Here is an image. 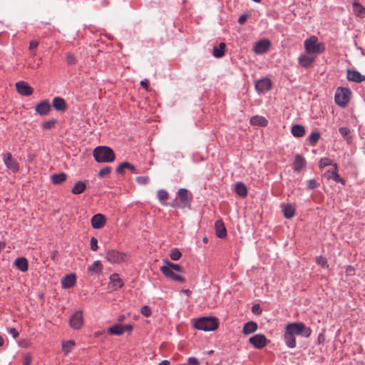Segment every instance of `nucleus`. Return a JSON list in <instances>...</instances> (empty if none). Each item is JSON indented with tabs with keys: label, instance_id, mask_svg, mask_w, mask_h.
<instances>
[{
	"label": "nucleus",
	"instance_id": "nucleus-1",
	"mask_svg": "<svg viewBox=\"0 0 365 365\" xmlns=\"http://www.w3.org/2000/svg\"><path fill=\"white\" fill-rule=\"evenodd\" d=\"M93 155L98 163H111L115 158L113 150L107 146L96 147L93 150Z\"/></svg>",
	"mask_w": 365,
	"mask_h": 365
},
{
	"label": "nucleus",
	"instance_id": "nucleus-2",
	"mask_svg": "<svg viewBox=\"0 0 365 365\" xmlns=\"http://www.w3.org/2000/svg\"><path fill=\"white\" fill-rule=\"evenodd\" d=\"M194 327L198 330L211 331L217 329L218 321L215 317H203L195 319Z\"/></svg>",
	"mask_w": 365,
	"mask_h": 365
},
{
	"label": "nucleus",
	"instance_id": "nucleus-3",
	"mask_svg": "<svg viewBox=\"0 0 365 365\" xmlns=\"http://www.w3.org/2000/svg\"><path fill=\"white\" fill-rule=\"evenodd\" d=\"M285 330L294 336H302L308 338L312 334L311 328L306 327L303 322L289 323L286 325Z\"/></svg>",
	"mask_w": 365,
	"mask_h": 365
},
{
	"label": "nucleus",
	"instance_id": "nucleus-4",
	"mask_svg": "<svg viewBox=\"0 0 365 365\" xmlns=\"http://www.w3.org/2000/svg\"><path fill=\"white\" fill-rule=\"evenodd\" d=\"M305 51L317 56V54L322 53L325 51V46L323 43L318 42V38L313 36L304 42Z\"/></svg>",
	"mask_w": 365,
	"mask_h": 365
},
{
	"label": "nucleus",
	"instance_id": "nucleus-5",
	"mask_svg": "<svg viewBox=\"0 0 365 365\" xmlns=\"http://www.w3.org/2000/svg\"><path fill=\"white\" fill-rule=\"evenodd\" d=\"M351 91L348 88L339 87L335 92V103L340 107L344 108L350 101Z\"/></svg>",
	"mask_w": 365,
	"mask_h": 365
},
{
	"label": "nucleus",
	"instance_id": "nucleus-6",
	"mask_svg": "<svg viewBox=\"0 0 365 365\" xmlns=\"http://www.w3.org/2000/svg\"><path fill=\"white\" fill-rule=\"evenodd\" d=\"M178 196L180 199V202L177 204H171L173 207H184L185 206H190L192 201V194L186 188H180L178 191Z\"/></svg>",
	"mask_w": 365,
	"mask_h": 365
},
{
	"label": "nucleus",
	"instance_id": "nucleus-7",
	"mask_svg": "<svg viewBox=\"0 0 365 365\" xmlns=\"http://www.w3.org/2000/svg\"><path fill=\"white\" fill-rule=\"evenodd\" d=\"M126 254L120 252L116 250H108L106 252V259L113 264H119L124 262L126 259Z\"/></svg>",
	"mask_w": 365,
	"mask_h": 365
},
{
	"label": "nucleus",
	"instance_id": "nucleus-8",
	"mask_svg": "<svg viewBox=\"0 0 365 365\" xmlns=\"http://www.w3.org/2000/svg\"><path fill=\"white\" fill-rule=\"evenodd\" d=\"M2 160L6 168L16 173L19 170V165L17 160L13 158L11 153H6L2 155Z\"/></svg>",
	"mask_w": 365,
	"mask_h": 365
},
{
	"label": "nucleus",
	"instance_id": "nucleus-9",
	"mask_svg": "<svg viewBox=\"0 0 365 365\" xmlns=\"http://www.w3.org/2000/svg\"><path fill=\"white\" fill-rule=\"evenodd\" d=\"M255 89L259 93H264L272 88V81L267 78H262L255 83Z\"/></svg>",
	"mask_w": 365,
	"mask_h": 365
},
{
	"label": "nucleus",
	"instance_id": "nucleus-10",
	"mask_svg": "<svg viewBox=\"0 0 365 365\" xmlns=\"http://www.w3.org/2000/svg\"><path fill=\"white\" fill-rule=\"evenodd\" d=\"M70 326L72 329L78 330L83 324V317L81 311H77L73 313L69 320Z\"/></svg>",
	"mask_w": 365,
	"mask_h": 365
},
{
	"label": "nucleus",
	"instance_id": "nucleus-11",
	"mask_svg": "<svg viewBox=\"0 0 365 365\" xmlns=\"http://www.w3.org/2000/svg\"><path fill=\"white\" fill-rule=\"evenodd\" d=\"M249 342L256 349H262L267 344V339L264 334H258L251 336Z\"/></svg>",
	"mask_w": 365,
	"mask_h": 365
},
{
	"label": "nucleus",
	"instance_id": "nucleus-12",
	"mask_svg": "<svg viewBox=\"0 0 365 365\" xmlns=\"http://www.w3.org/2000/svg\"><path fill=\"white\" fill-rule=\"evenodd\" d=\"M315 58L316 56L313 54L305 52L299 56L298 62L303 68H308L312 66Z\"/></svg>",
	"mask_w": 365,
	"mask_h": 365
},
{
	"label": "nucleus",
	"instance_id": "nucleus-13",
	"mask_svg": "<svg viewBox=\"0 0 365 365\" xmlns=\"http://www.w3.org/2000/svg\"><path fill=\"white\" fill-rule=\"evenodd\" d=\"M160 272L168 279L183 283L185 282V278L178 274L175 273L173 270H170L169 267H160Z\"/></svg>",
	"mask_w": 365,
	"mask_h": 365
},
{
	"label": "nucleus",
	"instance_id": "nucleus-14",
	"mask_svg": "<svg viewBox=\"0 0 365 365\" xmlns=\"http://www.w3.org/2000/svg\"><path fill=\"white\" fill-rule=\"evenodd\" d=\"M270 45L269 40L262 39L255 44L253 50L256 54H263L268 51Z\"/></svg>",
	"mask_w": 365,
	"mask_h": 365
},
{
	"label": "nucleus",
	"instance_id": "nucleus-15",
	"mask_svg": "<svg viewBox=\"0 0 365 365\" xmlns=\"http://www.w3.org/2000/svg\"><path fill=\"white\" fill-rule=\"evenodd\" d=\"M16 88L19 94L29 96L33 93V88L25 81H19L16 83Z\"/></svg>",
	"mask_w": 365,
	"mask_h": 365
},
{
	"label": "nucleus",
	"instance_id": "nucleus-16",
	"mask_svg": "<svg viewBox=\"0 0 365 365\" xmlns=\"http://www.w3.org/2000/svg\"><path fill=\"white\" fill-rule=\"evenodd\" d=\"M106 217L102 214L94 215L91 220V225L94 229H101L106 224Z\"/></svg>",
	"mask_w": 365,
	"mask_h": 365
},
{
	"label": "nucleus",
	"instance_id": "nucleus-17",
	"mask_svg": "<svg viewBox=\"0 0 365 365\" xmlns=\"http://www.w3.org/2000/svg\"><path fill=\"white\" fill-rule=\"evenodd\" d=\"M346 78L349 81L355 83H361L365 81V76L356 70L349 69L346 73Z\"/></svg>",
	"mask_w": 365,
	"mask_h": 365
},
{
	"label": "nucleus",
	"instance_id": "nucleus-18",
	"mask_svg": "<svg viewBox=\"0 0 365 365\" xmlns=\"http://www.w3.org/2000/svg\"><path fill=\"white\" fill-rule=\"evenodd\" d=\"M333 168H334V170L333 171H330V170L326 171L324 173V176L327 179H332L336 182H340V183L344 185L345 180L343 178H341L337 173V169H338L337 165L334 164Z\"/></svg>",
	"mask_w": 365,
	"mask_h": 365
},
{
	"label": "nucleus",
	"instance_id": "nucleus-19",
	"mask_svg": "<svg viewBox=\"0 0 365 365\" xmlns=\"http://www.w3.org/2000/svg\"><path fill=\"white\" fill-rule=\"evenodd\" d=\"M35 110L41 115H46L51 110V104L48 101H41L36 106Z\"/></svg>",
	"mask_w": 365,
	"mask_h": 365
},
{
	"label": "nucleus",
	"instance_id": "nucleus-20",
	"mask_svg": "<svg viewBox=\"0 0 365 365\" xmlns=\"http://www.w3.org/2000/svg\"><path fill=\"white\" fill-rule=\"evenodd\" d=\"M76 282V277L74 274H70L65 276L61 280L63 288L69 289L73 287Z\"/></svg>",
	"mask_w": 365,
	"mask_h": 365
},
{
	"label": "nucleus",
	"instance_id": "nucleus-21",
	"mask_svg": "<svg viewBox=\"0 0 365 365\" xmlns=\"http://www.w3.org/2000/svg\"><path fill=\"white\" fill-rule=\"evenodd\" d=\"M216 235L219 238H224L227 235V230L222 220H217L215 223Z\"/></svg>",
	"mask_w": 365,
	"mask_h": 365
},
{
	"label": "nucleus",
	"instance_id": "nucleus-22",
	"mask_svg": "<svg viewBox=\"0 0 365 365\" xmlns=\"http://www.w3.org/2000/svg\"><path fill=\"white\" fill-rule=\"evenodd\" d=\"M284 341L286 346L289 348L293 349L296 347V338L294 336L292 335L287 331L284 329V333L283 336Z\"/></svg>",
	"mask_w": 365,
	"mask_h": 365
},
{
	"label": "nucleus",
	"instance_id": "nucleus-23",
	"mask_svg": "<svg viewBox=\"0 0 365 365\" xmlns=\"http://www.w3.org/2000/svg\"><path fill=\"white\" fill-rule=\"evenodd\" d=\"M163 262L165 264V265L161 266L160 267H169L170 270H173V272L175 271L179 273L185 272V269L178 264L173 263L170 262L168 259H163Z\"/></svg>",
	"mask_w": 365,
	"mask_h": 365
},
{
	"label": "nucleus",
	"instance_id": "nucleus-24",
	"mask_svg": "<svg viewBox=\"0 0 365 365\" xmlns=\"http://www.w3.org/2000/svg\"><path fill=\"white\" fill-rule=\"evenodd\" d=\"M53 106L58 111H65L66 110V101L61 97H55L53 99Z\"/></svg>",
	"mask_w": 365,
	"mask_h": 365
},
{
	"label": "nucleus",
	"instance_id": "nucleus-25",
	"mask_svg": "<svg viewBox=\"0 0 365 365\" xmlns=\"http://www.w3.org/2000/svg\"><path fill=\"white\" fill-rule=\"evenodd\" d=\"M306 165V160L301 155H296L294 162V170L299 172Z\"/></svg>",
	"mask_w": 365,
	"mask_h": 365
},
{
	"label": "nucleus",
	"instance_id": "nucleus-26",
	"mask_svg": "<svg viewBox=\"0 0 365 365\" xmlns=\"http://www.w3.org/2000/svg\"><path fill=\"white\" fill-rule=\"evenodd\" d=\"M282 212L287 219H291L295 215V207L292 204H286L282 205Z\"/></svg>",
	"mask_w": 365,
	"mask_h": 365
},
{
	"label": "nucleus",
	"instance_id": "nucleus-27",
	"mask_svg": "<svg viewBox=\"0 0 365 365\" xmlns=\"http://www.w3.org/2000/svg\"><path fill=\"white\" fill-rule=\"evenodd\" d=\"M352 10L354 14L359 17L363 18L365 16V7L361 5L359 1H353Z\"/></svg>",
	"mask_w": 365,
	"mask_h": 365
},
{
	"label": "nucleus",
	"instance_id": "nucleus-28",
	"mask_svg": "<svg viewBox=\"0 0 365 365\" xmlns=\"http://www.w3.org/2000/svg\"><path fill=\"white\" fill-rule=\"evenodd\" d=\"M257 329V324L255 322L251 321L245 324L242 332L245 335H249L254 333Z\"/></svg>",
	"mask_w": 365,
	"mask_h": 365
},
{
	"label": "nucleus",
	"instance_id": "nucleus-29",
	"mask_svg": "<svg viewBox=\"0 0 365 365\" xmlns=\"http://www.w3.org/2000/svg\"><path fill=\"white\" fill-rule=\"evenodd\" d=\"M250 124L252 125H257V126L265 127V126L267 125L268 121L263 116L255 115V116L251 118V119H250Z\"/></svg>",
	"mask_w": 365,
	"mask_h": 365
},
{
	"label": "nucleus",
	"instance_id": "nucleus-30",
	"mask_svg": "<svg viewBox=\"0 0 365 365\" xmlns=\"http://www.w3.org/2000/svg\"><path fill=\"white\" fill-rule=\"evenodd\" d=\"M103 270V264L99 260L95 261L91 265L88 266V271L91 274H100Z\"/></svg>",
	"mask_w": 365,
	"mask_h": 365
},
{
	"label": "nucleus",
	"instance_id": "nucleus-31",
	"mask_svg": "<svg viewBox=\"0 0 365 365\" xmlns=\"http://www.w3.org/2000/svg\"><path fill=\"white\" fill-rule=\"evenodd\" d=\"M14 264L21 272H26L28 270L29 264L28 261L25 257H19L15 259Z\"/></svg>",
	"mask_w": 365,
	"mask_h": 365
},
{
	"label": "nucleus",
	"instance_id": "nucleus-32",
	"mask_svg": "<svg viewBox=\"0 0 365 365\" xmlns=\"http://www.w3.org/2000/svg\"><path fill=\"white\" fill-rule=\"evenodd\" d=\"M110 280L113 287L115 289H120L123 286V280L120 278L118 274L114 273L110 276Z\"/></svg>",
	"mask_w": 365,
	"mask_h": 365
},
{
	"label": "nucleus",
	"instance_id": "nucleus-33",
	"mask_svg": "<svg viewBox=\"0 0 365 365\" xmlns=\"http://www.w3.org/2000/svg\"><path fill=\"white\" fill-rule=\"evenodd\" d=\"M235 192L241 197H245L247 195V188L246 185L241 182L236 183Z\"/></svg>",
	"mask_w": 365,
	"mask_h": 365
},
{
	"label": "nucleus",
	"instance_id": "nucleus-34",
	"mask_svg": "<svg viewBox=\"0 0 365 365\" xmlns=\"http://www.w3.org/2000/svg\"><path fill=\"white\" fill-rule=\"evenodd\" d=\"M125 168H127L128 170H130L131 171H133L134 173H138V172L136 171L135 170V168L134 165H133L132 164L128 163V162H124L123 163H121L117 168H116V173L118 174H120V175H122L124 173V169Z\"/></svg>",
	"mask_w": 365,
	"mask_h": 365
},
{
	"label": "nucleus",
	"instance_id": "nucleus-35",
	"mask_svg": "<svg viewBox=\"0 0 365 365\" xmlns=\"http://www.w3.org/2000/svg\"><path fill=\"white\" fill-rule=\"evenodd\" d=\"M292 134L297 138L302 137L305 134V128L302 125H294L292 127Z\"/></svg>",
	"mask_w": 365,
	"mask_h": 365
},
{
	"label": "nucleus",
	"instance_id": "nucleus-36",
	"mask_svg": "<svg viewBox=\"0 0 365 365\" xmlns=\"http://www.w3.org/2000/svg\"><path fill=\"white\" fill-rule=\"evenodd\" d=\"M225 43H220L218 46H214L212 55L215 58H221L225 54Z\"/></svg>",
	"mask_w": 365,
	"mask_h": 365
},
{
	"label": "nucleus",
	"instance_id": "nucleus-37",
	"mask_svg": "<svg viewBox=\"0 0 365 365\" xmlns=\"http://www.w3.org/2000/svg\"><path fill=\"white\" fill-rule=\"evenodd\" d=\"M67 175L64 173H60L58 174L53 175L51 178V181L54 185H59L66 181Z\"/></svg>",
	"mask_w": 365,
	"mask_h": 365
},
{
	"label": "nucleus",
	"instance_id": "nucleus-38",
	"mask_svg": "<svg viewBox=\"0 0 365 365\" xmlns=\"http://www.w3.org/2000/svg\"><path fill=\"white\" fill-rule=\"evenodd\" d=\"M86 188V183L82 181H78L75 184L71 192L74 195H79V194H81L82 192H83L85 191Z\"/></svg>",
	"mask_w": 365,
	"mask_h": 365
},
{
	"label": "nucleus",
	"instance_id": "nucleus-39",
	"mask_svg": "<svg viewBox=\"0 0 365 365\" xmlns=\"http://www.w3.org/2000/svg\"><path fill=\"white\" fill-rule=\"evenodd\" d=\"M108 331L110 334L116 335V336H120L122 335L123 332V327L122 324H117L113 325V327H110Z\"/></svg>",
	"mask_w": 365,
	"mask_h": 365
},
{
	"label": "nucleus",
	"instance_id": "nucleus-40",
	"mask_svg": "<svg viewBox=\"0 0 365 365\" xmlns=\"http://www.w3.org/2000/svg\"><path fill=\"white\" fill-rule=\"evenodd\" d=\"M157 195L160 203L163 205H167L165 201L168 199V192L166 190L161 189L158 191Z\"/></svg>",
	"mask_w": 365,
	"mask_h": 365
},
{
	"label": "nucleus",
	"instance_id": "nucleus-41",
	"mask_svg": "<svg viewBox=\"0 0 365 365\" xmlns=\"http://www.w3.org/2000/svg\"><path fill=\"white\" fill-rule=\"evenodd\" d=\"M320 136H321V135H320L319 132H314V133H312L307 137V140L311 145L314 146L319 141Z\"/></svg>",
	"mask_w": 365,
	"mask_h": 365
},
{
	"label": "nucleus",
	"instance_id": "nucleus-42",
	"mask_svg": "<svg viewBox=\"0 0 365 365\" xmlns=\"http://www.w3.org/2000/svg\"><path fill=\"white\" fill-rule=\"evenodd\" d=\"M182 257V253L178 248H173L170 250V257L173 261H178Z\"/></svg>",
	"mask_w": 365,
	"mask_h": 365
},
{
	"label": "nucleus",
	"instance_id": "nucleus-43",
	"mask_svg": "<svg viewBox=\"0 0 365 365\" xmlns=\"http://www.w3.org/2000/svg\"><path fill=\"white\" fill-rule=\"evenodd\" d=\"M315 262L318 265L321 266L322 268H326V269L329 268V264L327 263V260L323 256L317 257Z\"/></svg>",
	"mask_w": 365,
	"mask_h": 365
},
{
	"label": "nucleus",
	"instance_id": "nucleus-44",
	"mask_svg": "<svg viewBox=\"0 0 365 365\" xmlns=\"http://www.w3.org/2000/svg\"><path fill=\"white\" fill-rule=\"evenodd\" d=\"M334 163L333 161L329 158H322L320 159L319 163V166L320 168H324L327 166L331 165L333 166Z\"/></svg>",
	"mask_w": 365,
	"mask_h": 365
},
{
	"label": "nucleus",
	"instance_id": "nucleus-45",
	"mask_svg": "<svg viewBox=\"0 0 365 365\" xmlns=\"http://www.w3.org/2000/svg\"><path fill=\"white\" fill-rule=\"evenodd\" d=\"M56 123V119H51L50 120L43 123L42 128L45 130L51 129L55 126Z\"/></svg>",
	"mask_w": 365,
	"mask_h": 365
},
{
	"label": "nucleus",
	"instance_id": "nucleus-46",
	"mask_svg": "<svg viewBox=\"0 0 365 365\" xmlns=\"http://www.w3.org/2000/svg\"><path fill=\"white\" fill-rule=\"evenodd\" d=\"M319 184L314 179H311L307 181V188L309 190H314L318 187Z\"/></svg>",
	"mask_w": 365,
	"mask_h": 365
},
{
	"label": "nucleus",
	"instance_id": "nucleus-47",
	"mask_svg": "<svg viewBox=\"0 0 365 365\" xmlns=\"http://www.w3.org/2000/svg\"><path fill=\"white\" fill-rule=\"evenodd\" d=\"M75 343L73 341H68L63 344V350L65 353L70 351L71 349L74 346Z\"/></svg>",
	"mask_w": 365,
	"mask_h": 365
},
{
	"label": "nucleus",
	"instance_id": "nucleus-48",
	"mask_svg": "<svg viewBox=\"0 0 365 365\" xmlns=\"http://www.w3.org/2000/svg\"><path fill=\"white\" fill-rule=\"evenodd\" d=\"M66 61L69 65H74L76 63L77 60L73 53H68L66 54Z\"/></svg>",
	"mask_w": 365,
	"mask_h": 365
},
{
	"label": "nucleus",
	"instance_id": "nucleus-49",
	"mask_svg": "<svg viewBox=\"0 0 365 365\" xmlns=\"http://www.w3.org/2000/svg\"><path fill=\"white\" fill-rule=\"evenodd\" d=\"M135 180L140 185H146L149 182L150 179L148 176H138Z\"/></svg>",
	"mask_w": 365,
	"mask_h": 365
},
{
	"label": "nucleus",
	"instance_id": "nucleus-50",
	"mask_svg": "<svg viewBox=\"0 0 365 365\" xmlns=\"http://www.w3.org/2000/svg\"><path fill=\"white\" fill-rule=\"evenodd\" d=\"M111 172V168L110 167H105L103 169H101L98 173V176L100 178H103L108 174H110Z\"/></svg>",
	"mask_w": 365,
	"mask_h": 365
},
{
	"label": "nucleus",
	"instance_id": "nucleus-51",
	"mask_svg": "<svg viewBox=\"0 0 365 365\" xmlns=\"http://www.w3.org/2000/svg\"><path fill=\"white\" fill-rule=\"evenodd\" d=\"M140 313L146 317H148L151 315V310L150 309V307L148 306H143L142 308H141V310H140Z\"/></svg>",
	"mask_w": 365,
	"mask_h": 365
},
{
	"label": "nucleus",
	"instance_id": "nucleus-52",
	"mask_svg": "<svg viewBox=\"0 0 365 365\" xmlns=\"http://www.w3.org/2000/svg\"><path fill=\"white\" fill-rule=\"evenodd\" d=\"M98 248V240L93 237H91V249L93 250V251H96Z\"/></svg>",
	"mask_w": 365,
	"mask_h": 365
},
{
	"label": "nucleus",
	"instance_id": "nucleus-53",
	"mask_svg": "<svg viewBox=\"0 0 365 365\" xmlns=\"http://www.w3.org/2000/svg\"><path fill=\"white\" fill-rule=\"evenodd\" d=\"M32 357L30 354H26L23 359L22 364L23 365H30L31 363Z\"/></svg>",
	"mask_w": 365,
	"mask_h": 365
},
{
	"label": "nucleus",
	"instance_id": "nucleus-54",
	"mask_svg": "<svg viewBox=\"0 0 365 365\" xmlns=\"http://www.w3.org/2000/svg\"><path fill=\"white\" fill-rule=\"evenodd\" d=\"M7 331L10 334L14 339H16L19 334V331L15 328H7Z\"/></svg>",
	"mask_w": 365,
	"mask_h": 365
},
{
	"label": "nucleus",
	"instance_id": "nucleus-55",
	"mask_svg": "<svg viewBox=\"0 0 365 365\" xmlns=\"http://www.w3.org/2000/svg\"><path fill=\"white\" fill-rule=\"evenodd\" d=\"M339 131L343 137H346L349 134V132H350L349 129L346 127L339 128Z\"/></svg>",
	"mask_w": 365,
	"mask_h": 365
},
{
	"label": "nucleus",
	"instance_id": "nucleus-56",
	"mask_svg": "<svg viewBox=\"0 0 365 365\" xmlns=\"http://www.w3.org/2000/svg\"><path fill=\"white\" fill-rule=\"evenodd\" d=\"M187 362L190 365H199V361L195 357H190L187 359Z\"/></svg>",
	"mask_w": 365,
	"mask_h": 365
},
{
	"label": "nucleus",
	"instance_id": "nucleus-57",
	"mask_svg": "<svg viewBox=\"0 0 365 365\" xmlns=\"http://www.w3.org/2000/svg\"><path fill=\"white\" fill-rule=\"evenodd\" d=\"M252 311L253 313H255L256 314H259L262 312V310H261L260 307H259V304H255L252 307Z\"/></svg>",
	"mask_w": 365,
	"mask_h": 365
},
{
	"label": "nucleus",
	"instance_id": "nucleus-58",
	"mask_svg": "<svg viewBox=\"0 0 365 365\" xmlns=\"http://www.w3.org/2000/svg\"><path fill=\"white\" fill-rule=\"evenodd\" d=\"M248 16L247 14L241 15L238 19V23L240 24H244L247 21Z\"/></svg>",
	"mask_w": 365,
	"mask_h": 365
},
{
	"label": "nucleus",
	"instance_id": "nucleus-59",
	"mask_svg": "<svg viewBox=\"0 0 365 365\" xmlns=\"http://www.w3.org/2000/svg\"><path fill=\"white\" fill-rule=\"evenodd\" d=\"M38 45V43L36 41H31L29 43V49L33 50L36 48Z\"/></svg>",
	"mask_w": 365,
	"mask_h": 365
},
{
	"label": "nucleus",
	"instance_id": "nucleus-60",
	"mask_svg": "<svg viewBox=\"0 0 365 365\" xmlns=\"http://www.w3.org/2000/svg\"><path fill=\"white\" fill-rule=\"evenodd\" d=\"M123 332H125V331H130L133 329V327L131 324H125V325H123Z\"/></svg>",
	"mask_w": 365,
	"mask_h": 365
},
{
	"label": "nucleus",
	"instance_id": "nucleus-61",
	"mask_svg": "<svg viewBox=\"0 0 365 365\" xmlns=\"http://www.w3.org/2000/svg\"><path fill=\"white\" fill-rule=\"evenodd\" d=\"M354 269L351 266H347L346 268V272L349 274H352Z\"/></svg>",
	"mask_w": 365,
	"mask_h": 365
},
{
	"label": "nucleus",
	"instance_id": "nucleus-62",
	"mask_svg": "<svg viewBox=\"0 0 365 365\" xmlns=\"http://www.w3.org/2000/svg\"><path fill=\"white\" fill-rule=\"evenodd\" d=\"M140 85L142 86V87L147 89L148 88V81L147 80L142 81L140 82Z\"/></svg>",
	"mask_w": 365,
	"mask_h": 365
},
{
	"label": "nucleus",
	"instance_id": "nucleus-63",
	"mask_svg": "<svg viewBox=\"0 0 365 365\" xmlns=\"http://www.w3.org/2000/svg\"><path fill=\"white\" fill-rule=\"evenodd\" d=\"M159 365H170V361L168 360H163L159 364Z\"/></svg>",
	"mask_w": 365,
	"mask_h": 365
},
{
	"label": "nucleus",
	"instance_id": "nucleus-64",
	"mask_svg": "<svg viewBox=\"0 0 365 365\" xmlns=\"http://www.w3.org/2000/svg\"><path fill=\"white\" fill-rule=\"evenodd\" d=\"M182 292L187 296H189L191 294V292L189 289H182Z\"/></svg>",
	"mask_w": 365,
	"mask_h": 365
}]
</instances>
